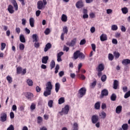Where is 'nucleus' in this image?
Returning <instances> with one entry per match:
<instances>
[{
	"mask_svg": "<svg viewBox=\"0 0 130 130\" xmlns=\"http://www.w3.org/2000/svg\"><path fill=\"white\" fill-rule=\"evenodd\" d=\"M45 91H44V96L47 97L51 95V90H52V84L51 82L49 81L46 84Z\"/></svg>",
	"mask_w": 130,
	"mask_h": 130,
	"instance_id": "obj_1",
	"label": "nucleus"
},
{
	"mask_svg": "<svg viewBox=\"0 0 130 130\" xmlns=\"http://www.w3.org/2000/svg\"><path fill=\"white\" fill-rule=\"evenodd\" d=\"M85 54L81 52L80 50H77L73 54V56L72 57V59L76 60V59H78V58H80V59H85Z\"/></svg>",
	"mask_w": 130,
	"mask_h": 130,
	"instance_id": "obj_2",
	"label": "nucleus"
},
{
	"mask_svg": "<svg viewBox=\"0 0 130 130\" xmlns=\"http://www.w3.org/2000/svg\"><path fill=\"white\" fill-rule=\"evenodd\" d=\"M47 5V1L46 0L39 1L37 3V9L38 10H42V9H44L45 8V6Z\"/></svg>",
	"mask_w": 130,
	"mask_h": 130,
	"instance_id": "obj_3",
	"label": "nucleus"
},
{
	"mask_svg": "<svg viewBox=\"0 0 130 130\" xmlns=\"http://www.w3.org/2000/svg\"><path fill=\"white\" fill-rule=\"evenodd\" d=\"M70 111V106L66 105L62 109L61 111L59 112V114L63 115V114H68Z\"/></svg>",
	"mask_w": 130,
	"mask_h": 130,
	"instance_id": "obj_4",
	"label": "nucleus"
},
{
	"mask_svg": "<svg viewBox=\"0 0 130 130\" xmlns=\"http://www.w3.org/2000/svg\"><path fill=\"white\" fill-rule=\"evenodd\" d=\"M63 32L61 34L60 39L62 41L64 40V34H68V32H69V29H68V26H64L62 29Z\"/></svg>",
	"mask_w": 130,
	"mask_h": 130,
	"instance_id": "obj_5",
	"label": "nucleus"
},
{
	"mask_svg": "<svg viewBox=\"0 0 130 130\" xmlns=\"http://www.w3.org/2000/svg\"><path fill=\"white\" fill-rule=\"evenodd\" d=\"M86 92H87V89H86V88L85 87L81 88L78 91L80 98H82L83 96H85V95H86Z\"/></svg>",
	"mask_w": 130,
	"mask_h": 130,
	"instance_id": "obj_6",
	"label": "nucleus"
},
{
	"mask_svg": "<svg viewBox=\"0 0 130 130\" xmlns=\"http://www.w3.org/2000/svg\"><path fill=\"white\" fill-rule=\"evenodd\" d=\"M76 43H77V38H75L71 41V42H67L66 44L69 46H71V47H73V46H75Z\"/></svg>",
	"mask_w": 130,
	"mask_h": 130,
	"instance_id": "obj_7",
	"label": "nucleus"
},
{
	"mask_svg": "<svg viewBox=\"0 0 130 130\" xmlns=\"http://www.w3.org/2000/svg\"><path fill=\"white\" fill-rule=\"evenodd\" d=\"M99 120V116L96 115H93L91 117V121L93 124L97 123Z\"/></svg>",
	"mask_w": 130,
	"mask_h": 130,
	"instance_id": "obj_8",
	"label": "nucleus"
},
{
	"mask_svg": "<svg viewBox=\"0 0 130 130\" xmlns=\"http://www.w3.org/2000/svg\"><path fill=\"white\" fill-rule=\"evenodd\" d=\"M24 95L28 100H32L34 98V94L31 92H25Z\"/></svg>",
	"mask_w": 130,
	"mask_h": 130,
	"instance_id": "obj_9",
	"label": "nucleus"
},
{
	"mask_svg": "<svg viewBox=\"0 0 130 130\" xmlns=\"http://www.w3.org/2000/svg\"><path fill=\"white\" fill-rule=\"evenodd\" d=\"M0 120L2 122H5L7 121V114L6 113H2L1 114Z\"/></svg>",
	"mask_w": 130,
	"mask_h": 130,
	"instance_id": "obj_10",
	"label": "nucleus"
},
{
	"mask_svg": "<svg viewBox=\"0 0 130 130\" xmlns=\"http://www.w3.org/2000/svg\"><path fill=\"white\" fill-rule=\"evenodd\" d=\"M105 96H108V90L106 89H104L102 90L101 98H104Z\"/></svg>",
	"mask_w": 130,
	"mask_h": 130,
	"instance_id": "obj_11",
	"label": "nucleus"
},
{
	"mask_svg": "<svg viewBox=\"0 0 130 130\" xmlns=\"http://www.w3.org/2000/svg\"><path fill=\"white\" fill-rule=\"evenodd\" d=\"M76 7L77 9H81V8H83V7H84V3H83V1L80 0L77 2L76 4Z\"/></svg>",
	"mask_w": 130,
	"mask_h": 130,
	"instance_id": "obj_12",
	"label": "nucleus"
},
{
	"mask_svg": "<svg viewBox=\"0 0 130 130\" xmlns=\"http://www.w3.org/2000/svg\"><path fill=\"white\" fill-rule=\"evenodd\" d=\"M7 10L10 14H14L15 12V10H14V7L11 5H9Z\"/></svg>",
	"mask_w": 130,
	"mask_h": 130,
	"instance_id": "obj_13",
	"label": "nucleus"
},
{
	"mask_svg": "<svg viewBox=\"0 0 130 130\" xmlns=\"http://www.w3.org/2000/svg\"><path fill=\"white\" fill-rule=\"evenodd\" d=\"M48 59H49V57L48 56H44L42 58V63L46 64L48 61Z\"/></svg>",
	"mask_w": 130,
	"mask_h": 130,
	"instance_id": "obj_14",
	"label": "nucleus"
},
{
	"mask_svg": "<svg viewBox=\"0 0 130 130\" xmlns=\"http://www.w3.org/2000/svg\"><path fill=\"white\" fill-rule=\"evenodd\" d=\"M121 111H122V106H118L116 108V113H117V114H119L121 113Z\"/></svg>",
	"mask_w": 130,
	"mask_h": 130,
	"instance_id": "obj_15",
	"label": "nucleus"
},
{
	"mask_svg": "<svg viewBox=\"0 0 130 130\" xmlns=\"http://www.w3.org/2000/svg\"><path fill=\"white\" fill-rule=\"evenodd\" d=\"M51 44H50V43H47L46 46L44 48V51L45 52H46L47 51H48L49 49H50L51 48Z\"/></svg>",
	"mask_w": 130,
	"mask_h": 130,
	"instance_id": "obj_16",
	"label": "nucleus"
},
{
	"mask_svg": "<svg viewBox=\"0 0 130 130\" xmlns=\"http://www.w3.org/2000/svg\"><path fill=\"white\" fill-rule=\"evenodd\" d=\"M130 60L128 59H124L122 60V64L123 66H127V64H129Z\"/></svg>",
	"mask_w": 130,
	"mask_h": 130,
	"instance_id": "obj_17",
	"label": "nucleus"
},
{
	"mask_svg": "<svg viewBox=\"0 0 130 130\" xmlns=\"http://www.w3.org/2000/svg\"><path fill=\"white\" fill-rule=\"evenodd\" d=\"M97 71H104V64L103 63H101L99 64L98 68H96Z\"/></svg>",
	"mask_w": 130,
	"mask_h": 130,
	"instance_id": "obj_18",
	"label": "nucleus"
},
{
	"mask_svg": "<svg viewBox=\"0 0 130 130\" xmlns=\"http://www.w3.org/2000/svg\"><path fill=\"white\" fill-rule=\"evenodd\" d=\"M11 3L13 5L15 11H18V4H17V1L16 0H11Z\"/></svg>",
	"mask_w": 130,
	"mask_h": 130,
	"instance_id": "obj_19",
	"label": "nucleus"
},
{
	"mask_svg": "<svg viewBox=\"0 0 130 130\" xmlns=\"http://www.w3.org/2000/svg\"><path fill=\"white\" fill-rule=\"evenodd\" d=\"M34 23H35V21L34 20V18L33 17H30L29 18V25L30 27H34Z\"/></svg>",
	"mask_w": 130,
	"mask_h": 130,
	"instance_id": "obj_20",
	"label": "nucleus"
},
{
	"mask_svg": "<svg viewBox=\"0 0 130 130\" xmlns=\"http://www.w3.org/2000/svg\"><path fill=\"white\" fill-rule=\"evenodd\" d=\"M32 38L33 42H38V36H37V34L32 35Z\"/></svg>",
	"mask_w": 130,
	"mask_h": 130,
	"instance_id": "obj_21",
	"label": "nucleus"
},
{
	"mask_svg": "<svg viewBox=\"0 0 130 130\" xmlns=\"http://www.w3.org/2000/svg\"><path fill=\"white\" fill-rule=\"evenodd\" d=\"M19 39L20 42H22V43H25V42H26V40L25 39V37L24 36V35H20Z\"/></svg>",
	"mask_w": 130,
	"mask_h": 130,
	"instance_id": "obj_22",
	"label": "nucleus"
},
{
	"mask_svg": "<svg viewBox=\"0 0 130 130\" xmlns=\"http://www.w3.org/2000/svg\"><path fill=\"white\" fill-rule=\"evenodd\" d=\"M100 39L101 41H106V40H107V36L106 35L102 34L100 36Z\"/></svg>",
	"mask_w": 130,
	"mask_h": 130,
	"instance_id": "obj_23",
	"label": "nucleus"
},
{
	"mask_svg": "<svg viewBox=\"0 0 130 130\" xmlns=\"http://www.w3.org/2000/svg\"><path fill=\"white\" fill-rule=\"evenodd\" d=\"M121 11H122V14H123L124 15H126V14L128 13V9H127V8L126 7H124L121 8Z\"/></svg>",
	"mask_w": 130,
	"mask_h": 130,
	"instance_id": "obj_24",
	"label": "nucleus"
},
{
	"mask_svg": "<svg viewBox=\"0 0 130 130\" xmlns=\"http://www.w3.org/2000/svg\"><path fill=\"white\" fill-rule=\"evenodd\" d=\"M118 87V81L115 80L114 81L113 88L115 90H116V89H117Z\"/></svg>",
	"mask_w": 130,
	"mask_h": 130,
	"instance_id": "obj_25",
	"label": "nucleus"
},
{
	"mask_svg": "<svg viewBox=\"0 0 130 130\" xmlns=\"http://www.w3.org/2000/svg\"><path fill=\"white\" fill-rule=\"evenodd\" d=\"M6 80L8 81L9 84H12L13 83V78L10 75L7 76Z\"/></svg>",
	"mask_w": 130,
	"mask_h": 130,
	"instance_id": "obj_26",
	"label": "nucleus"
},
{
	"mask_svg": "<svg viewBox=\"0 0 130 130\" xmlns=\"http://www.w3.org/2000/svg\"><path fill=\"white\" fill-rule=\"evenodd\" d=\"M61 20L62 22H67V21H68V16H67L66 14H62Z\"/></svg>",
	"mask_w": 130,
	"mask_h": 130,
	"instance_id": "obj_27",
	"label": "nucleus"
},
{
	"mask_svg": "<svg viewBox=\"0 0 130 130\" xmlns=\"http://www.w3.org/2000/svg\"><path fill=\"white\" fill-rule=\"evenodd\" d=\"M55 91L56 93L59 91V89L60 88V84L59 83H56L55 85Z\"/></svg>",
	"mask_w": 130,
	"mask_h": 130,
	"instance_id": "obj_28",
	"label": "nucleus"
},
{
	"mask_svg": "<svg viewBox=\"0 0 130 130\" xmlns=\"http://www.w3.org/2000/svg\"><path fill=\"white\" fill-rule=\"evenodd\" d=\"M99 116H101V118L104 119L106 117V113L105 112H102L101 113L99 114Z\"/></svg>",
	"mask_w": 130,
	"mask_h": 130,
	"instance_id": "obj_29",
	"label": "nucleus"
},
{
	"mask_svg": "<svg viewBox=\"0 0 130 130\" xmlns=\"http://www.w3.org/2000/svg\"><path fill=\"white\" fill-rule=\"evenodd\" d=\"M97 84V81L94 80L92 83L90 85V87L91 89H94L95 88L96 84Z\"/></svg>",
	"mask_w": 130,
	"mask_h": 130,
	"instance_id": "obj_30",
	"label": "nucleus"
},
{
	"mask_svg": "<svg viewBox=\"0 0 130 130\" xmlns=\"http://www.w3.org/2000/svg\"><path fill=\"white\" fill-rule=\"evenodd\" d=\"M110 99L111 101H115L116 100V94L115 93L112 94Z\"/></svg>",
	"mask_w": 130,
	"mask_h": 130,
	"instance_id": "obj_31",
	"label": "nucleus"
},
{
	"mask_svg": "<svg viewBox=\"0 0 130 130\" xmlns=\"http://www.w3.org/2000/svg\"><path fill=\"white\" fill-rule=\"evenodd\" d=\"M113 54L115 58H119V56H120V54L118 52L114 51Z\"/></svg>",
	"mask_w": 130,
	"mask_h": 130,
	"instance_id": "obj_32",
	"label": "nucleus"
},
{
	"mask_svg": "<svg viewBox=\"0 0 130 130\" xmlns=\"http://www.w3.org/2000/svg\"><path fill=\"white\" fill-rule=\"evenodd\" d=\"M79 129V125L78 123L75 122L73 124V130H78Z\"/></svg>",
	"mask_w": 130,
	"mask_h": 130,
	"instance_id": "obj_33",
	"label": "nucleus"
},
{
	"mask_svg": "<svg viewBox=\"0 0 130 130\" xmlns=\"http://www.w3.org/2000/svg\"><path fill=\"white\" fill-rule=\"evenodd\" d=\"M94 108L95 109L98 110L100 109V102H98L94 105Z\"/></svg>",
	"mask_w": 130,
	"mask_h": 130,
	"instance_id": "obj_34",
	"label": "nucleus"
},
{
	"mask_svg": "<svg viewBox=\"0 0 130 130\" xmlns=\"http://www.w3.org/2000/svg\"><path fill=\"white\" fill-rule=\"evenodd\" d=\"M122 129L123 130H127V129H128V125L126 123L123 124L122 125Z\"/></svg>",
	"mask_w": 130,
	"mask_h": 130,
	"instance_id": "obj_35",
	"label": "nucleus"
},
{
	"mask_svg": "<svg viewBox=\"0 0 130 130\" xmlns=\"http://www.w3.org/2000/svg\"><path fill=\"white\" fill-rule=\"evenodd\" d=\"M26 83L29 86H33V81H32V80L31 79H27L26 81Z\"/></svg>",
	"mask_w": 130,
	"mask_h": 130,
	"instance_id": "obj_36",
	"label": "nucleus"
},
{
	"mask_svg": "<svg viewBox=\"0 0 130 130\" xmlns=\"http://www.w3.org/2000/svg\"><path fill=\"white\" fill-rule=\"evenodd\" d=\"M64 98H60L58 100V104H62V103H64Z\"/></svg>",
	"mask_w": 130,
	"mask_h": 130,
	"instance_id": "obj_37",
	"label": "nucleus"
},
{
	"mask_svg": "<svg viewBox=\"0 0 130 130\" xmlns=\"http://www.w3.org/2000/svg\"><path fill=\"white\" fill-rule=\"evenodd\" d=\"M48 105L50 108H52V106H53V101L52 100H50L49 101L48 103Z\"/></svg>",
	"mask_w": 130,
	"mask_h": 130,
	"instance_id": "obj_38",
	"label": "nucleus"
},
{
	"mask_svg": "<svg viewBox=\"0 0 130 130\" xmlns=\"http://www.w3.org/2000/svg\"><path fill=\"white\" fill-rule=\"evenodd\" d=\"M50 67H51V70H52V69H54V67H55V62L54 60H52L50 63Z\"/></svg>",
	"mask_w": 130,
	"mask_h": 130,
	"instance_id": "obj_39",
	"label": "nucleus"
},
{
	"mask_svg": "<svg viewBox=\"0 0 130 130\" xmlns=\"http://www.w3.org/2000/svg\"><path fill=\"white\" fill-rule=\"evenodd\" d=\"M77 76L78 78L81 79V80H86V77L83 74H78Z\"/></svg>",
	"mask_w": 130,
	"mask_h": 130,
	"instance_id": "obj_40",
	"label": "nucleus"
},
{
	"mask_svg": "<svg viewBox=\"0 0 130 130\" xmlns=\"http://www.w3.org/2000/svg\"><path fill=\"white\" fill-rule=\"evenodd\" d=\"M107 79V76L106 75H103L101 77L102 82H105Z\"/></svg>",
	"mask_w": 130,
	"mask_h": 130,
	"instance_id": "obj_41",
	"label": "nucleus"
},
{
	"mask_svg": "<svg viewBox=\"0 0 130 130\" xmlns=\"http://www.w3.org/2000/svg\"><path fill=\"white\" fill-rule=\"evenodd\" d=\"M108 58L109 59V60H113L114 58V56H113V55L111 53H109V55H108Z\"/></svg>",
	"mask_w": 130,
	"mask_h": 130,
	"instance_id": "obj_42",
	"label": "nucleus"
},
{
	"mask_svg": "<svg viewBox=\"0 0 130 130\" xmlns=\"http://www.w3.org/2000/svg\"><path fill=\"white\" fill-rule=\"evenodd\" d=\"M130 96V90H129L128 91H127L124 96V98H125V99H127V98H128V97H129Z\"/></svg>",
	"mask_w": 130,
	"mask_h": 130,
	"instance_id": "obj_43",
	"label": "nucleus"
},
{
	"mask_svg": "<svg viewBox=\"0 0 130 130\" xmlns=\"http://www.w3.org/2000/svg\"><path fill=\"white\" fill-rule=\"evenodd\" d=\"M111 29L113 30V31H116V30L118 29V27L116 25H112Z\"/></svg>",
	"mask_w": 130,
	"mask_h": 130,
	"instance_id": "obj_44",
	"label": "nucleus"
},
{
	"mask_svg": "<svg viewBox=\"0 0 130 130\" xmlns=\"http://www.w3.org/2000/svg\"><path fill=\"white\" fill-rule=\"evenodd\" d=\"M19 49L20 50H24L25 49V45L23 44L20 43L19 44Z\"/></svg>",
	"mask_w": 130,
	"mask_h": 130,
	"instance_id": "obj_45",
	"label": "nucleus"
},
{
	"mask_svg": "<svg viewBox=\"0 0 130 130\" xmlns=\"http://www.w3.org/2000/svg\"><path fill=\"white\" fill-rule=\"evenodd\" d=\"M42 122V117L41 116L38 117L37 123L40 124Z\"/></svg>",
	"mask_w": 130,
	"mask_h": 130,
	"instance_id": "obj_46",
	"label": "nucleus"
},
{
	"mask_svg": "<svg viewBox=\"0 0 130 130\" xmlns=\"http://www.w3.org/2000/svg\"><path fill=\"white\" fill-rule=\"evenodd\" d=\"M17 74H22V68L18 67L17 68Z\"/></svg>",
	"mask_w": 130,
	"mask_h": 130,
	"instance_id": "obj_47",
	"label": "nucleus"
},
{
	"mask_svg": "<svg viewBox=\"0 0 130 130\" xmlns=\"http://www.w3.org/2000/svg\"><path fill=\"white\" fill-rule=\"evenodd\" d=\"M55 70L54 72L55 74H57V73H58V70H59V65L56 64Z\"/></svg>",
	"mask_w": 130,
	"mask_h": 130,
	"instance_id": "obj_48",
	"label": "nucleus"
},
{
	"mask_svg": "<svg viewBox=\"0 0 130 130\" xmlns=\"http://www.w3.org/2000/svg\"><path fill=\"white\" fill-rule=\"evenodd\" d=\"M7 45L5 43H1V50H4L6 48Z\"/></svg>",
	"mask_w": 130,
	"mask_h": 130,
	"instance_id": "obj_49",
	"label": "nucleus"
},
{
	"mask_svg": "<svg viewBox=\"0 0 130 130\" xmlns=\"http://www.w3.org/2000/svg\"><path fill=\"white\" fill-rule=\"evenodd\" d=\"M34 45L36 48H39V47H40V43L38 42H35Z\"/></svg>",
	"mask_w": 130,
	"mask_h": 130,
	"instance_id": "obj_50",
	"label": "nucleus"
},
{
	"mask_svg": "<svg viewBox=\"0 0 130 130\" xmlns=\"http://www.w3.org/2000/svg\"><path fill=\"white\" fill-rule=\"evenodd\" d=\"M44 33L46 35H48L49 33H50V29L47 28L46 29V30L44 31Z\"/></svg>",
	"mask_w": 130,
	"mask_h": 130,
	"instance_id": "obj_51",
	"label": "nucleus"
},
{
	"mask_svg": "<svg viewBox=\"0 0 130 130\" xmlns=\"http://www.w3.org/2000/svg\"><path fill=\"white\" fill-rule=\"evenodd\" d=\"M91 47L93 51L95 52L96 51V45L95 44H92Z\"/></svg>",
	"mask_w": 130,
	"mask_h": 130,
	"instance_id": "obj_52",
	"label": "nucleus"
},
{
	"mask_svg": "<svg viewBox=\"0 0 130 130\" xmlns=\"http://www.w3.org/2000/svg\"><path fill=\"white\" fill-rule=\"evenodd\" d=\"M7 130H15V128L14 127V125L11 124L7 128Z\"/></svg>",
	"mask_w": 130,
	"mask_h": 130,
	"instance_id": "obj_53",
	"label": "nucleus"
},
{
	"mask_svg": "<svg viewBox=\"0 0 130 130\" xmlns=\"http://www.w3.org/2000/svg\"><path fill=\"white\" fill-rule=\"evenodd\" d=\"M84 44H86V40L83 39L80 42V45H84Z\"/></svg>",
	"mask_w": 130,
	"mask_h": 130,
	"instance_id": "obj_54",
	"label": "nucleus"
},
{
	"mask_svg": "<svg viewBox=\"0 0 130 130\" xmlns=\"http://www.w3.org/2000/svg\"><path fill=\"white\" fill-rule=\"evenodd\" d=\"M36 108V105L34 104H32L30 106L31 110H34Z\"/></svg>",
	"mask_w": 130,
	"mask_h": 130,
	"instance_id": "obj_55",
	"label": "nucleus"
},
{
	"mask_svg": "<svg viewBox=\"0 0 130 130\" xmlns=\"http://www.w3.org/2000/svg\"><path fill=\"white\" fill-rule=\"evenodd\" d=\"M41 14V11L40 10H37L36 12V15L37 16V17H39Z\"/></svg>",
	"mask_w": 130,
	"mask_h": 130,
	"instance_id": "obj_56",
	"label": "nucleus"
},
{
	"mask_svg": "<svg viewBox=\"0 0 130 130\" xmlns=\"http://www.w3.org/2000/svg\"><path fill=\"white\" fill-rule=\"evenodd\" d=\"M10 118L11 119H13L15 117V114H14V112H10Z\"/></svg>",
	"mask_w": 130,
	"mask_h": 130,
	"instance_id": "obj_57",
	"label": "nucleus"
},
{
	"mask_svg": "<svg viewBox=\"0 0 130 130\" xmlns=\"http://www.w3.org/2000/svg\"><path fill=\"white\" fill-rule=\"evenodd\" d=\"M97 71H98V77H100L101 76H102V71H99V70H97Z\"/></svg>",
	"mask_w": 130,
	"mask_h": 130,
	"instance_id": "obj_58",
	"label": "nucleus"
},
{
	"mask_svg": "<svg viewBox=\"0 0 130 130\" xmlns=\"http://www.w3.org/2000/svg\"><path fill=\"white\" fill-rule=\"evenodd\" d=\"M63 55V52H60L57 54V56L59 57H61Z\"/></svg>",
	"mask_w": 130,
	"mask_h": 130,
	"instance_id": "obj_59",
	"label": "nucleus"
},
{
	"mask_svg": "<svg viewBox=\"0 0 130 130\" xmlns=\"http://www.w3.org/2000/svg\"><path fill=\"white\" fill-rule=\"evenodd\" d=\"M115 37L116 38H118V39H119V38H120V33L117 32L115 35Z\"/></svg>",
	"mask_w": 130,
	"mask_h": 130,
	"instance_id": "obj_60",
	"label": "nucleus"
},
{
	"mask_svg": "<svg viewBox=\"0 0 130 130\" xmlns=\"http://www.w3.org/2000/svg\"><path fill=\"white\" fill-rule=\"evenodd\" d=\"M36 90L37 92H39L40 91H41V88L38 86L36 87Z\"/></svg>",
	"mask_w": 130,
	"mask_h": 130,
	"instance_id": "obj_61",
	"label": "nucleus"
},
{
	"mask_svg": "<svg viewBox=\"0 0 130 130\" xmlns=\"http://www.w3.org/2000/svg\"><path fill=\"white\" fill-rule=\"evenodd\" d=\"M89 17L92 18H95V14L94 13H90L89 14Z\"/></svg>",
	"mask_w": 130,
	"mask_h": 130,
	"instance_id": "obj_62",
	"label": "nucleus"
},
{
	"mask_svg": "<svg viewBox=\"0 0 130 130\" xmlns=\"http://www.w3.org/2000/svg\"><path fill=\"white\" fill-rule=\"evenodd\" d=\"M64 75V72L63 71H60L59 73V76L61 77Z\"/></svg>",
	"mask_w": 130,
	"mask_h": 130,
	"instance_id": "obj_63",
	"label": "nucleus"
},
{
	"mask_svg": "<svg viewBox=\"0 0 130 130\" xmlns=\"http://www.w3.org/2000/svg\"><path fill=\"white\" fill-rule=\"evenodd\" d=\"M90 32L91 33H94V32H95V27L92 26V27H91Z\"/></svg>",
	"mask_w": 130,
	"mask_h": 130,
	"instance_id": "obj_64",
	"label": "nucleus"
}]
</instances>
